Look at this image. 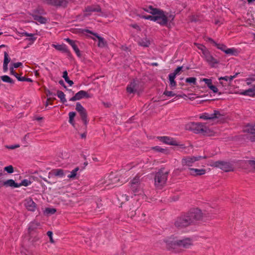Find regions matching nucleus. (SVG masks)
I'll return each mask as SVG.
<instances>
[{
  "label": "nucleus",
  "instance_id": "28",
  "mask_svg": "<svg viewBox=\"0 0 255 255\" xmlns=\"http://www.w3.org/2000/svg\"><path fill=\"white\" fill-rule=\"evenodd\" d=\"M151 149L165 154H168L169 152V150L167 148H163L159 146L152 147Z\"/></svg>",
  "mask_w": 255,
  "mask_h": 255
},
{
  "label": "nucleus",
  "instance_id": "12",
  "mask_svg": "<svg viewBox=\"0 0 255 255\" xmlns=\"http://www.w3.org/2000/svg\"><path fill=\"white\" fill-rule=\"evenodd\" d=\"M92 12H101V8L99 5L88 6L84 10V16L87 17L91 15Z\"/></svg>",
  "mask_w": 255,
  "mask_h": 255
},
{
  "label": "nucleus",
  "instance_id": "48",
  "mask_svg": "<svg viewBox=\"0 0 255 255\" xmlns=\"http://www.w3.org/2000/svg\"><path fill=\"white\" fill-rule=\"evenodd\" d=\"M194 44L197 46L198 49H200L202 51L203 54V51H208V50L205 48V47L202 45H201V44H198L196 43H195Z\"/></svg>",
  "mask_w": 255,
  "mask_h": 255
},
{
  "label": "nucleus",
  "instance_id": "52",
  "mask_svg": "<svg viewBox=\"0 0 255 255\" xmlns=\"http://www.w3.org/2000/svg\"><path fill=\"white\" fill-rule=\"evenodd\" d=\"M62 77L64 79L65 81L69 79L68 76V73L67 71H65L63 72Z\"/></svg>",
  "mask_w": 255,
  "mask_h": 255
},
{
  "label": "nucleus",
  "instance_id": "21",
  "mask_svg": "<svg viewBox=\"0 0 255 255\" xmlns=\"http://www.w3.org/2000/svg\"><path fill=\"white\" fill-rule=\"evenodd\" d=\"M65 40L66 41L72 46L77 55L78 57H81V53L77 45L76 44V41L71 40L69 38H65Z\"/></svg>",
  "mask_w": 255,
  "mask_h": 255
},
{
  "label": "nucleus",
  "instance_id": "59",
  "mask_svg": "<svg viewBox=\"0 0 255 255\" xmlns=\"http://www.w3.org/2000/svg\"><path fill=\"white\" fill-rule=\"evenodd\" d=\"M141 17H142L144 19H150L151 20H152L153 16H152V15H147V16L143 15L141 16Z\"/></svg>",
  "mask_w": 255,
  "mask_h": 255
},
{
  "label": "nucleus",
  "instance_id": "64",
  "mask_svg": "<svg viewBox=\"0 0 255 255\" xmlns=\"http://www.w3.org/2000/svg\"><path fill=\"white\" fill-rule=\"evenodd\" d=\"M158 18V14L153 15L152 21H156L157 22Z\"/></svg>",
  "mask_w": 255,
  "mask_h": 255
},
{
  "label": "nucleus",
  "instance_id": "17",
  "mask_svg": "<svg viewBox=\"0 0 255 255\" xmlns=\"http://www.w3.org/2000/svg\"><path fill=\"white\" fill-rule=\"evenodd\" d=\"M24 205L26 208L30 211L34 212L36 208V203L31 198H28L25 200Z\"/></svg>",
  "mask_w": 255,
  "mask_h": 255
},
{
  "label": "nucleus",
  "instance_id": "26",
  "mask_svg": "<svg viewBox=\"0 0 255 255\" xmlns=\"http://www.w3.org/2000/svg\"><path fill=\"white\" fill-rule=\"evenodd\" d=\"M139 45L144 47H147L150 44V40L146 37L139 39L138 41Z\"/></svg>",
  "mask_w": 255,
  "mask_h": 255
},
{
  "label": "nucleus",
  "instance_id": "15",
  "mask_svg": "<svg viewBox=\"0 0 255 255\" xmlns=\"http://www.w3.org/2000/svg\"><path fill=\"white\" fill-rule=\"evenodd\" d=\"M245 131L249 133L248 138L252 141L255 140V125H248L245 129Z\"/></svg>",
  "mask_w": 255,
  "mask_h": 255
},
{
  "label": "nucleus",
  "instance_id": "16",
  "mask_svg": "<svg viewBox=\"0 0 255 255\" xmlns=\"http://www.w3.org/2000/svg\"><path fill=\"white\" fill-rule=\"evenodd\" d=\"M203 55L206 59V61L211 66H214L215 64H217L218 61L215 59L212 55H211L209 51H203Z\"/></svg>",
  "mask_w": 255,
  "mask_h": 255
},
{
  "label": "nucleus",
  "instance_id": "25",
  "mask_svg": "<svg viewBox=\"0 0 255 255\" xmlns=\"http://www.w3.org/2000/svg\"><path fill=\"white\" fill-rule=\"evenodd\" d=\"M3 185L5 187H11L13 188L19 187L18 183L15 182L12 179H8L3 182Z\"/></svg>",
  "mask_w": 255,
  "mask_h": 255
},
{
  "label": "nucleus",
  "instance_id": "23",
  "mask_svg": "<svg viewBox=\"0 0 255 255\" xmlns=\"http://www.w3.org/2000/svg\"><path fill=\"white\" fill-rule=\"evenodd\" d=\"M94 36L98 39V47L100 48H103L107 46V42L104 38L99 36L98 34H94Z\"/></svg>",
  "mask_w": 255,
  "mask_h": 255
},
{
  "label": "nucleus",
  "instance_id": "61",
  "mask_svg": "<svg viewBox=\"0 0 255 255\" xmlns=\"http://www.w3.org/2000/svg\"><path fill=\"white\" fill-rule=\"evenodd\" d=\"M255 81V78H249L247 79V83L248 85H250L252 81Z\"/></svg>",
  "mask_w": 255,
  "mask_h": 255
},
{
  "label": "nucleus",
  "instance_id": "39",
  "mask_svg": "<svg viewBox=\"0 0 255 255\" xmlns=\"http://www.w3.org/2000/svg\"><path fill=\"white\" fill-rule=\"evenodd\" d=\"M31 184V182L30 180H28L27 179H24L23 180L21 183H18V185H19V187L21 186H27Z\"/></svg>",
  "mask_w": 255,
  "mask_h": 255
},
{
  "label": "nucleus",
  "instance_id": "46",
  "mask_svg": "<svg viewBox=\"0 0 255 255\" xmlns=\"http://www.w3.org/2000/svg\"><path fill=\"white\" fill-rule=\"evenodd\" d=\"M202 81L205 83L208 88H209L212 85L211 79L204 78L202 79Z\"/></svg>",
  "mask_w": 255,
  "mask_h": 255
},
{
  "label": "nucleus",
  "instance_id": "44",
  "mask_svg": "<svg viewBox=\"0 0 255 255\" xmlns=\"http://www.w3.org/2000/svg\"><path fill=\"white\" fill-rule=\"evenodd\" d=\"M5 148L8 149H14L15 148H18L20 147V145L19 144H15L14 145H5Z\"/></svg>",
  "mask_w": 255,
  "mask_h": 255
},
{
  "label": "nucleus",
  "instance_id": "41",
  "mask_svg": "<svg viewBox=\"0 0 255 255\" xmlns=\"http://www.w3.org/2000/svg\"><path fill=\"white\" fill-rule=\"evenodd\" d=\"M10 61V59L8 58V55L6 52H4V61L3 64L8 65Z\"/></svg>",
  "mask_w": 255,
  "mask_h": 255
},
{
  "label": "nucleus",
  "instance_id": "29",
  "mask_svg": "<svg viewBox=\"0 0 255 255\" xmlns=\"http://www.w3.org/2000/svg\"><path fill=\"white\" fill-rule=\"evenodd\" d=\"M168 77H169V86L170 87V89L171 90H174V89H175L176 85V83L174 80L176 77L170 74L169 75Z\"/></svg>",
  "mask_w": 255,
  "mask_h": 255
},
{
  "label": "nucleus",
  "instance_id": "37",
  "mask_svg": "<svg viewBox=\"0 0 255 255\" xmlns=\"http://www.w3.org/2000/svg\"><path fill=\"white\" fill-rule=\"evenodd\" d=\"M139 176L137 175L135 177L130 181V184L140 185Z\"/></svg>",
  "mask_w": 255,
  "mask_h": 255
},
{
  "label": "nucleus",
  "instance_id": "50",
  "mask_svg": "<svg viewBox=\"0 0 255 255\" xmlns=\"http://www.w3.org/2000/svg\"><path fill=\"white\" fill-rule=\"evenodd\" d=\"M209 88L215 93H217L218 91V88L213 85H212Z\"/></svg>",
  "mask_w": 255,
  "mask_h": 255
},
{
  "label": "nucleus",
  "instance_id": "60",
  "mask_svg": "<svg viewBox=\"0 0 255 255\" xmlns=\"http://www.w3.org/2000/svg\"><path fill=\"white\" fill-rule=\"evenodd\" d=\"M21 65H22V63L21 62L15 63L13 64V67L15 68H17Z\"/></svg>",
  "mask_w": 255,
  "mask_h": 255
},
{
  "label": "nucleus",
  "instance_id": "45",
  "mask_svg": "<svg viewBox=\"0 0 255 255\" xmlns=\"http://www.w3.org/2000/svg\"><path fill=\"white\" fill-rule=\"evenodd\" d=\"M183 68V66H179L174 71L173 73H171L170 74L176 77V76L178 74V73H179V72L180 71H181V70Z\"/></svg>",
  "mask_w": 255,
  "mask_h": 255
},
{
  "label": "nucleus",
  "instance_id": "2",
  "mask_svg": "<svg viewBox=\"0 0 255 255\" xmlns=\"http://www.w3.org/2000/svg\"><path fill=\"white\" fill-rule=\"evenodd\" d=\"M166 247L169 250H173L175 252L178 249L189 248L193 245V240L190 238H185L182 239L170 238L165 241Z\"/></svg>",
  "mask_w": 255,
  "mask_h": 255
},
{
  "label": "nucleus",
  "instance_id": "31",
  "mask_svg": "<svg viewBox=\"0 0 255 255\" xmlns=\"http://www.w3.org/2000/svg\"><path fill=\"white\" fill-rule=\"evenodd\" d=\"M130 189L135 195L137 194H140V192H141L140 185H135L134 184H131Z\"/></svg>",
  "mask_w": 255,
  "mask_h": 255
},
{
  "label": "nucleus",
  "instance_id": "33",
  "mask_svg": "<svg viewBox=\"0 0 255 255\" xmlns=\"http://www.w3.org/2000/svg\"><path fill=\"white\" fill-rule=\"evenodd\" d=\"M241 94L249 96H254L255 95V88H251L248 90H245L244 92H242Z\"/></svg>",
  "mask_w": 255,
  "mask_h": 255
},
{
  "label": "nucleus",
  "instance_id": "24",
  "mask_svg": "<svg viewBox=\"0 0 255 255\" xmlns=\"http://www.w3.org/2000/svg\"><path fill=\"white\" fill-rule=\"evenodd\" d=\"M67 172V171H64L61 169H54L52 170L50 173L55 176L62 177L65 175Z\"/></svg>",
  "mask_w": 255,
  "mask_h": 255
},
{
  "label": "nucleus",
  "instance_id": "62",
  "mask_svg": "<svg viewBox=\"0 0 255 255\" xmlns=\"http://www.w3.org/2000/svg\"><path fill=\"white\" fill-rule=\"evenodd\" d=\"M20 80H22V81H27L29 82H32V80L30 78H28L23 77V78L21 79Z\"/></svg>",
  "mask_w": 255,
  "mask_h": 255
},
{
  "label": "nucleus",
  "instance_id": "63",
  "mask_svg": "<svg viewBox=\"0 0 255 255\" xmlns=\"http://www.w3.org/2000/svg\"><path fill=\"white\" fill-rule=\"evenodd\" d=\"M131 26L133 28H135V29H136L137 30H139V31H140V28L139 26L138 25L136 24H131Z\"/></svg>",
  "mask_w": 255,
  "mask_h": 255
},
{
  "label": "nucleus",
  "instance_id": "49",
  "mask_svg": "<svg viewBox=\"0 0 255 255\" xmlns=\"http://www.w3.org/2000/svg\"><path fill=\"white\" fill-rule=\"evenodd\" d=\"M52 235H53V233L52 231H49L47 233V235L49 237V238L50 239V242L51 243H54V241L52 238Z\"/></svg>",
  "mask_w": 255,
  "mask_h": 255
},
{
  "label": "nucleus",
  "instance_id": "14",
  "mask_svg": "<svg viewBox=\"0 0 255 255\" xmlns=\"http://www.w3.org/2000/svg\"><path fill=\"white\" fill-rule=\"evenodd\" d=\"M91 98V96L86 91L81 90L77 93L74 96L72 97L69 101H75L77 100H80L83 98Z\"/></svg>",
  "mask_w": 255,
  "mask_h": 255
},
{
  "label": "nucleus",
  "instance_id": "54",
  "mask_svg": "<svg viewBox=\"0 0 255 255\" xmlns=\"http://www.w3.org/2000/svg\"><path fill=\"white\" fill-rule=\"evenodd\" d=\"M249 164L255 169V160H248Z\"/></svg>",
  "mask_w": 255,
  "mask_h": 255
},
{
  "label": "nucleus",
  "instance_id": "58",
  "mask_svg": "<svg viewBox=\"0 0 255 255\" xmlns=\"http://www.w3.org/2000/svg\"><path fill=\"white\" fill-rule=\"evenodd\" d=\"M206 41L210 42L211 43H213L214 45H215L217 43L213 39L210 37H207L206 38Z\"/></svg>",
  "mask_w": 255,
  "mask_h": 255
},
{
  "label": "nucleus",
  "instance_id": "20",
  "mask_svg": "<svg viewBox=\"0 0 255 255\" xmlns=\"http://www.w3.org/2000/svg\"><path fill=\"white\" fill-rule=\"evenodd\" d=\"M28 240L33 246H35L40 242V237L38 234L34 233L33 235H28Z\"/></svg>",
  "mask_w": 255,
  "mask_h": 255
},
{
  "label": "nucleus",
  "instance_id": "19",
  "mask_svg": "<svg viewBox=\"0 0 255 255\" xmlns=\"http://www.w3.org/2000/svg\"><path fill=\"white\" fill-rule=\"evenodd\" d=\"M127 92L128 93H135L138 91V85L137 82L133 81L127 88Z\"/></svg>",
  "mask_w": 255,
  "mask_h": 255
},
{
  "label": "nucleus",
  "instance_id": "10",
  "mask_svg": "<svg viewBox=\"0 0 255 255\" xmlns=\"http://www.w3.org/2000/svg\"><path fill=\"white\" fill-rule=\"evenodd\" d=\"M40 229H41V225L39 222L35 220L32 221L28 225V235H33L34 233L38 234V230Z\"/></svg>",
  "mask_w": 255,
  "mask_h": 255
},
{
  "label": "nucleus",
  "instance_id": "22",
  "mask_svg": "<svg viewBox=\"0 0 255 255\" xmlns=\"http://www.w3.org/2000/svg\"><path fill=\"white\" fill-rule=\"evenodd\" d=\"M157 22L161 25H166L167 22V18L164 15L163 11L158 13V18Z\"/></svg>",
  "mask_w": 255,
  "mask_h": 255
},
{
  "label": "nucleus",
  "instance_id": "30",
  "mask_svg": "<svg viewBox=\"0 0 255 255\" xmlns=\"http://www.w3.org/2000/svg\"><path fill=\"white\" fill-rule=\"evenodd\" d=\"M144 10L151 13L153 15H156V14H158L161 12V10H159L157 8H154L152 7L151 6H149L146 8H144Z\"/></svg>",
  "mask_w": 255,
  "mask_h": 255
},
{
  "label": "nucleus",
  "instance_id": "47",
  "mask_svg": "<svg viewBox=\"0 0 255 255\" xmlns=\"http://www.w3.org/2000/svg\"><path fill=\"white\" fill-rule=\"evenodd\" d=\"M56 210L54 208H47L45 209V212L47 214H53L56 212Z\"/></svg>",
  "mask_w": 255,
  "mask_h": 255
},
{
  "label": "nucleus",
  "instance_id": "1",
  "mask_svg": "<svg viewBox=\"0 0 255 255\" xmlns=\"http://www.w3.org/2000/svg\"><path fill=\"white\" fill-rule=\"evenodd\" d=\"M202 217V213L200 209H193L177 217L174 221V226L179 230L185 229L196 225Z\"/></svg>",
  "mask_w": 255,
  "mask_h": 255
},
{
  "label": "nucleus",
  "instance_id": "51",
  "mask_svg": "<svg viewBox=\"0 0 255 255\" xmlns=\"http://www.w3.org/2000/svg\"><path fill=\"white\" fill-rule=\"evenodd\" d=\"M46 94L47 96H50V97H54L55 94L51 92L49 90H47L46 91Z\"/></svg>",
  "mask_w": 255,
  "mask_h": 255
},
{
  "label": "nucleus",
  "instance_id": "35",
  "mask_svg": "<svg viewBox=\"0 0 255 255\" xmlns=\"http://www.w3.org/2000/svg\"><path fill=\"white\" fill-rule=\"evenodd\" d=\"M57 95L58 98L60 99L61 102L63 103H64L67 101L65 98V95L63 92L61 91H58L57 92Z\"/></svg>",
  "mask_w": 255,
  "mask_h": 255
},
{
  "label": "nucleus",
  "instance_id": "5",
  "mask_svg": "<svg viewBox=\"0 0 255 255\" xmlns=\"http://www.w3.org/2000/svg\"><path fill=\"white\" fill-rule=\"evenodd\" d=\"M157 138L161 142L170 145L178 146L179 148L184 149L186 146L184 144L178 142L174 138L167 136H157Z\"/></svg>",
  "mask_w": 255,
  "mask_h": 255
},
{
  "label": "nucleus",
  "instance_id": "53",
  "mask_svg": "<svg viewBox=\"0 0 255 255\" xmlns=\"http://www.w3.org/2000/svg\"><path fill=\"white\" fill-rule=\"evenodd\" d=\"M56 99V98L55 97H49L47 99V101L45 104V107H47L48 105V102L49 101H53V100H55Z\"/></svg>",
  "mask_w": 255,
  "mask_h": 255
},
{
  "label": "nucleus",
  "instance_id": "43",
  "mask_svg": "<svg viewBox=\"0 0 255 255\" xmlns=\"http://www.w3.org/2000/svg\"><path fill=\"white\" fill-rule=\"evenodd\" d=\"M4 170L8 173H12L13 172V167L12 165H9L4 168Z\"/></svg>",
  "mask_w": 255,
  "mask_h": 255
},
{
  "label": "nucleus",
  "instance_id": "38",
  "mask_svg": "<svg viewBox=\"0 0 255 255\" xmlns=\"http://www.w3.org/2000/svg\"><path fill=\"white\" fill-rule=\"evenodd\" d=\"M76 116V113L75 112H70L69 113V123L72 124L73 126L74 125V123L73 122L74 118Z\"/></svg>",
  "mask_w": 255,
  "mask_h": 255
},
{
  "label": "nucleus",
  "instance_id": "42",
  "mask_svg": "<svg viewBox=\"0 0 255 255\" xmlns=\"http://www.w3.org/2000/svg\"><path fill=\"white\" fill-rule=\"evenodd\" d=\"M186 82L189 83H192L194 85L196 84V78L194 77H190L186 79Z\"/></svg>",
  "mask_w": 255,
  "mask_h": 255
},
{
  "label": "nucleus",
  "instance_id": "7",
  "mask_svg": "<svg viewBox=\"0 0 255 255\" xmlns=\"http://www.w3.org/2000/svg\"><path fill=\"white\" fill-rule=\"evenodd\" d=\"M214 166L225 172L231 171L234 169L233 164L227 160H218L214 163Z\"/></svg>",
  "mask_w": 255,
  "mask_h": 255
},
{
  "label": "nucleus",
  "instance_id": "34",
  "mask_svg": "<svg viewBox=\"0 0 255 255\" xmlns=\"http://www.w3.org/2000/svg\"><path fill=\"white\" fill-rule=\"evenodd\" d=\"M79 170V168L78 167H76L71 172L70 174L68 175V177L70 179H75L77 175V172Z\"/></svg>",
  "mask_w": 255,
  "mask_h": 255
},
{
  "label": "nucleus",
  "instance_id": "11",
  "mask_svg": "<svg viewBox=\"0 0 255 255\" xmlns=\"http://www.w3.org/2000/svg\"><path fill=\"white\" fill-rule=\"evenodd\" d=\"M119 178L117 177L116 175L112 172L109 175H107L105 176V184L107 185H117L118 183L119 182Z\"/></svg>",
  "mask_w": 255,
  "mask_h": 255
},
{
  "label": "nucleus",
  "instance_id": "27",
  "mask_svg": "<svg viewBox=\"0 0 255 255\" xmlns=\"http://www.w3.org/2000/svg\"><path fill=\"white\" fill-rule=\"evenodd\" d=\"M52 46L54 47L56 49L62 51L64 53H69V51L68 50V49L66 48V45L64 44H61V45H56L54 44H52Z\"/></svg>",
  "mask_w": 255,
  "mask_h": 255
},
{
  "label": "nucleus",
  "instance_id": "4",
  "mask_svg": "<svg viewBox=\"0 0 255 255\" xmlns=\"http://www.w3.org/2000/svg\"><path fill=\"white\" fill-rule=\"evenodd\" d=\"M169 171L164 168L160 169L154 176V185L156 188L161 189L166 183Z\"/></svg>",
  "mask_w": 255,
  "mask_h": 255
},
{
  "label": "nucleus",
  "instance_id": "8",
  "mask_svg": "<svg viewBox=\"0 0 255 255\" xmlns=\"http://www.w3.org/2000/svg\"><path fill=\"white\" fill-rule=\"evenodd\" d=\"M41 1L47 4L65 8L67 6L68 3L72 0H41Z\"/></svg>",
  "mask_w": 255,
  "mask_h": 255
},
{
  "label": "nucleus",
  "instance_id": "18",
  "mask_svg": "<svg viewBox=\"0 0 255 255\" xmlns=\"http://www.w3.org/2000/svg\"><path fill=\"white\" fill-rule=\"evenodd\" d=\"M206 170L204 169H197L193 168H189V173L194 176H201L206 173Z\"/></svg>",
  "mask_w": 255,
  "mask_h": 255
},
{
  "label": "nucleus",
  "instance_id": "9",
  "mask_svg": "<svg viewBox=\"0 0 255 255\" xmlns=\"http://www.w3.org/2000/svg\"><path fill=\"white\" fill-rule=\"evenodd\" d=\"M76 110L79 114L81 119L84 123V125L86 127L88 121L87 119V113L86 109L82 106L80 103H77L76 105Z\"/></svg>",
  "mask_w": 255,
  "mask_h": 255
},
{
  "label": "nucleus",
  "instance_id": "36",
  "mask_svg": "<svg viewBox=\"0 0 255 255\" xmlns=\"http://www.w3.org/2000/svg\"><path fill=\"white\" fill-rule=\"evenodd\" d=\"M1 80L4 82L10 84H13L14 81L8 76L5 75L1 77Z\"/></svg>",
  "mask_w": 255,
  "mask_h": 255
},
{
  "label": "nucleus",
  "instance_id": "56",
  "mask_svg": "<svg viewBox=\"0 0 255 255\" xmlns=\"http://www.w3.org/2000/svg\"><path fill=\"white\" fill-rule=\"evenodd\" d=\"M219 85L221 86L222 87H226L227 86H228L229 84L227 83L226 82L220 81Z\"/></svg>",
  "mask_w": 255,
  "mask_h": 255
},
{
  "label": "nucleus",
  "instance_id": "3",
  "mask_svg": "<svg viewBox=\"0 0 255 255\" xmlns=\"http://www.w3.org/2000/svg\"><path fill=\"white\" fill-rule=\"evenodd\" d=\"M186 130L192 131L194 133H201L203 135H211L212 131L202 123L190 122L187 123L185 127Z\"/></svg>",
  "mask_w": 255,
  "mask_h": 255
},
{
  "label": "nucleus",
  "instance_id": "55",
  "mask_svg": "<svg viewBox=\"0 0 255 255\" xmlns=\"http://www.w3.org/2000/svg\"><path fill=\"white\" fill-rule=\"evenodd\" d=\"M219 80L220 81L224 80L225 82H226L227 83L228 81L229 80V77L228 76H225V77H221L219 78Z\"/></svg>",
  "mask_w": 255,
  "mask_h": 255
},
{
  "label": "nucleus",
  "instance_id": "40",
  "mask_svg": "<svg viewBox=\"0 0 255 255\" xmlns=\"http://www.w3.org/2000/svg\"><path fill=\"white\" fill-rule=\"evenodd\" d=\"M163 95H165L167 97H173L176 95V94L172 91H169L167 90H165L163 92Z\"/></svg>",
  "mask_w": 255,
  "mask_h": 255
},
{
  "label": "nucleus",
  "instance_id": "13",
  "mask_svg": "<svg viewBox=\"0 0 255 255\" xmlns=\"http://www.w3.org/2000/svg\"><path fill=\"white\" fill-rule=\"evenodd\" d=\"M215 46H216L218 49L224 51L227 54L235 55L237 53V51L236 49L234 48H228L224 44L216 43Z\"/></svg>",
  "mask_w": 255,
  "mask_h": 255
},
{
  "label": "nucleus",
  "instance_id": "32",
  "mask_svg": "<svg viewBox=\"0 0 255 255\" xmlns=\"http://www.w3.org/2000/svg\"><path fill=\"white\" fill-rule=\"evenodd\" d=\"M31 15L32 16L34 20L38 21L39 23L41 24H44L47 21L46 18L42 16H38L34 14H32Z\"/></svg>",
  "mask_w": 255,
  "mask_h": 255
},
{
  "label": "nucleus",
  "instance_id": "57",
  "mask_svg": "<svg viewBox=\"0 0 255 255\" xmlns=\"http://www.w3.org/2000/svg\"><path fill=\"white\" fill-rule=\"evenodd\" d=\"M22 36H29V37H32L34 34L31 33H28L27 32H22L20 34Z\"/></svg>",
  "mask_w": 255,
  "mask_h": 255
},
{
  "label": "nucleus",
  "instance_id": "6",
  "mask_svg": "<svg viewBox=\"0 0 255 255\" xmlns=\"http://www.w3.org/2000/svg\"><path fill=\"white\" fill-rule=\"evenodd\" d=\"M200 119L204 120H213L217 119L220 122H223L224 120V115L221 114L218 111H214V113L211 114L208 113H204L200 116Z\"/></svg>",
  "mask_w": 255,
  "mask_h": 255
}]
</instances>
